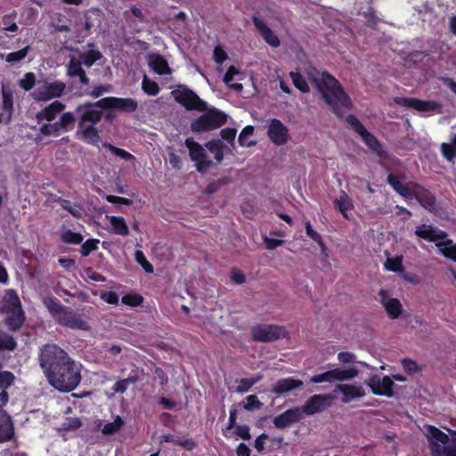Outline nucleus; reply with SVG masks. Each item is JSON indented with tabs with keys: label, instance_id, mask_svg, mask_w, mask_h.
Returning <instances> with one entry per match:
<instances>
[{
	"label": "nucleus",
	"instance_id": "1",
	"mask_svg": "<svg viewBox=\"0 0 456 456\" xmlns=\"http://www.w3.org/2000/svg\"><path fill=\"white\" fill-rule=\"evenodd\" d=\"M38 360L49 383L58 391L71 392L80 384L81 365L59 346H43Z\"/></svg>",
	"mask_w": 456,
	"mask_h": 456
},
{
	"label": "nucleus",
	"instance_id": "2",
	"mask_svg": "<svg viewBox=\"0 0 456 456\" xmlns=\"http://www.w3.org/2000/svg\"><path fill=\"white\" fill-rule=\"evenodd\" d=\"M305 74L321 94L322 100L330 107L337 117H343L342 108L346 110L353 109L354 105L349 94L334 76L327 71H320L314 66L306 68Z\"/></svg>",
	"mask_w": 456,
	"mask_h": 456
},
{
	"label": "nucleus",
	"instance_id": "3",
	"mask_svg": "<svg viewBox=\"0 0 456 456\" xmlns=\"http://www.w3.org/2000/svg\"><path fill=\"white\" fill-rule=\"evenodd\" d=\"M103 98L96 102H85L76 108L78 115V129L76 135L87 144L97 146L101 141L100 130L95 126L103 118Z\"/></svg>",
	"mask_w": 456,
	"mask_h": 456
},
{
	"label": "nucleus",
	"instance_id": "4",
	"mask_svg": "<svg viewBox=\"0 0 456 456\" xmlns=\"http://www.w3.org/2000/svg\"><path fill=\"white\" fill-rule=\"evenodd\" d=\"M43 304L47 308L51 316L57 323L72 330H88L90 329L87 322L75 311L67 307L58 298L48 296L43 298Z\"/></svg>",
	"mask_w": 456,
	"mask_h": 456
},
{
	"label": "nucleus",
	"instance_id": "5",
	"mask_svg": "<svg viewBox=\"0 0 456 456\" xmlns=\"http://www.w3.org/2000/svg\"><path fill=\"white\" fill-rule=\"evenodd\" d=\"M346 120L347 124L354 129V131L361 136L362 142L373 153H375L380 159L387 158V151L384 149L382 143L373 134L365 128V126L356 116L349 114L346 118Z\"/></svg>",
	"mask_w": 456,
	"mask_h": 456
},
{
	"label": "nucleus",
	"instance_id": "6",
	"mask_svg": "<svg viewBox=\"0 0 456 456\" xmlns=\"http://www.w3.org/2000/svg\"><path fill=\"white\" fill-rule=\"evenodd\" d=\"M226 121V114L213 108L193 120L191 123V130L193 133L208 132L221 127Z\"/></svg>",
	"mask_w": 456,
	"mask_h": 456
},
{
	"label": "nucleus",
	"instance_id": "7",
	"mask_svg": "<svg viewBox=\"0 0 456 456\" xmlns=\"http://www.w3.org/2000/svg\"><path fill=\"white\" fill-rule=\"evenodd\" d=\"M175 101L183 106L187 110L205 111L207 103L200 99L196 93L186 86H179L177 89L171 92Z\"/></svg>",
	"mask_w": 456,
	"mask_h": 456
},
{
	"label": "nucleus",
	"instance_id": "8",
	"mask_svg": "<svg viewBox=\"0 0 456 456\" xmlns=\"http://www.w3.org/2000/svg\"><path fill=\"white\" fill-rule=\"evenodd\" d=\"M253 341L268 343L286 338L287 331L284 327L274 324H257L250 330Z\"/></svg>",
	"mask_w": 456,
	"mask_h": 456
},
{
	"label": "nucleus",
	"instance_id": "9",
	"mask_svg": "<svg viewBox=\"0 0 456 456\" xmlns=\"http://www.w3.org/2000/svg\"><path fill=\"white\" fill-rule=\"evenodd\" d=\"M334 400L335 395L332 394L314 395L305 401L304 405L299 407L300 414L303 418L304 414L312 416L323 412L332 405Z\"/></svg>",
	"mask_w": 456,
	"mask_h": 456
},
{
	"label": "nucleus",
	"instance_id": "10",
	"mask_svg": "<svg viewBox=\"0 0 456 456\" xmlns=\"http://www.w3.org/2000/svg\"><path fill=\"white\" fill-rule=\"evenodd\" d=\"M358 373L359 371L355 367H350L348 369L335 368L333 370L312 376L310 378V381L312 383H333L335 381H346L355 378Z\"/></svg>",
	"mask_w": 456,
	"mask_h": 456
},
{
	"label": "nucleus",
	"instance_id": "11",
	"mask_svg": "<svg viewBox=\"0 0 456 456\" xmlns=\"http://www.w3.org/2000/svg\"><path fill=\"white\" fill-rule=\"evenodd\" d=\"M184 145L189 150L190 158L196 162V168L200 173H204L213 165L212 160L207 159V155L203 147L193 138H186Z\"/></svg>",
	"mask_w": 456,
	"mask_h": 456
},
{
	"label": "nucleus",
	"instance_id": "12",
	"mask_svg": "<svg viewBox=\"0 0 456 456\" xmlns=\"http://www.w3.org/2000/svg\"><path fill=\"white\" fill-rule=\"evenodd\" d=\"M394 102L398 106L413 109L419 112L435 111L441 108V104L436 101L413 97H395Z\"/></svg>",
	"mask_w": 456,
	"mask_h": 456
},
{
	"label": "nucleus",
	"instance_id": "13",
	"mask_svg": "<svg viewBox=\"0 0 456 456\" xmlns=\"http://www.w3.org/2000/svg\"><path fill=\"white\" fill-rule=\"evenodd\" d=\"M366 384L376 395H384L387 397L394 396L395 383L389 376L380 378L378 375H372L370 377L368 381H366Z\"/></svg>",
	"mask_w": 456,
	"mask_h": 456
},
{
	"label": "nucleus",
	"instance_id": "14",
	"mask_svg": "<svg viewBox=\"0 0 456 456\" xmlns=\"http://www.w3.org/2000/svg\"><path fill=\"white\" fill-rule=\"evenodd\" d=\"M102 103L106 106V110H115L125 113H132L138 109V102L134 98L108 96L103 98Z\"/></svg>",
	"mask_w": 456,
	"mask_h": 456
},
{
	"label": "nucleus",
	"instance_id": "15",
	"mask_svg": "<svg viewBox=\"0 0 456 456\" xmlns=\"http://www.w3.org/2000/svg\"><path fill=\"white\" fill-rule=\"evenodd\" d=\"M267 135L271 142L277 146L284 145L289 138L288 127L277 118L271 119Z\"/></svg>",
	"mask_w": 456,
	"mask_h": 456
},
{
	"label": "nucleus",
	"instance_id": "16",
	"mask_svg": "<svg viewBox=\"0 0 456 456\" xmlns=\"http://www.w3.org/2000/svg\"><path fill=\"white\" fill-rule=\"evenodd\" d=\"M411 199H415L425 209L432 212L436 207V199L434 194L417 183H412Z\"/></svg>",
	"mask_w": 456,
	"mask_h": 456
},
{
	"label": "nucleus",
	"instance_id": "17",
	"mask_svg": "<svg viewBox=\"0 0 456 456\" xmlns=\"http://www.w3.org/2000/svg\"><path fill=\"white\" fill-rule=\"evenodd\" d=\"M414 233L417 237L428 242H437L448 237L446 232L432 224H420L416 226Z\"/></svg>",
	"mask_w": 456,
	"mask_h": 456
},
{
	"label": "nucleus",
	"instance_id": "18",
	"mask_svg": "<svg viewBox=\"0 0 456 456\" xmlns=\"http://www.w3.org/2000/svg\"><path fill=\"white\" fill-rule=\"evenodd\" d=\"M66 89V84L60 80H55L46 84L42 89L36 92L37 101H49L53 98L61 97Z\"/></svg>",
	"mask_w": 456,
	"mask_h": 456
},
{
	"label": "nucleus",
	"instance_id": "19",
	"mask_svg": "<svg viewBox=\"0 0 456 456\" xmlns=\"http://www.w3.org/2000/svg\"><path fill=\"white\" fill-rule=\"evenodd\" d=\"M302 419L299 407L296 406L274 417L273 422L276 428L284 429L289 425L300 421Z\"/></svg>",
	"mask_w": 456,
	"mask_h": 456
},
{
	"label": "nucleus",
	"instance_id": "20",
	"mask_svg": "<svg viewBox=\"0 0 456 456\" xmlns=\"http://www.w3.org/2000/svg\"><path fill=\"white\" fill-rule=\"evenodd\" d=\"M335 391H339L342 393L343 397L341 398V401L344 403H348L352 400H354L356 398H362L366 395L362 387L353 384L337 385L335 387Z\"/></svg>",
	"mask_w": 456,
	"mask_h": 456
},
{
	"label": "nucleus",
	"instance_id": "21",
	"mask_svg": "<svg viewBox=\"0 0 456 456\" xmlns=\"http://www.w3.org/2000/svg\"><path fill=\"white\" fill-rule=\"evenodd\" d=\"M14 428L10 415L0 406V444L12 440Z\"/></svg>",
	"mask_w": 456,
	"mask_h": 456
},
{
	"label": "nucleus",
	"instance_id": "22",
	"mask_svg": "<svg viewBox=\"0 0 456 456\" xmlns=\"http://www.w3.org/2000/svg\"><path fill=\"white\" fill-rule=\"evenodd\" d=\"M404 180L405 175H403L389 174L387 178V183L395 192L404 199L410 200L413 189H411L408 185L404 184Z\"/></svg>",
	"mask_w": 456,
	"mask_h": 456
},
{
	"label": "nucleus",
	"instance_id": "23",
	"mask_svg": "<svg viewBox=\"0 0 456 456\" xmlns=\"http://www.w3.org/2000/svg\"><path fill=\"white\" fill-rule=\"evenodd\" d=\"M303 381L293 377L283 378L277 380L272 388V393L281 395L292 390L300 388Z\"/></svg>",
	"mask_w": 456,
	"mask_h": 456
},
{
	"label": "nucleus",
	"instance_id": "24",
	"mask_svg": "<svg viewBox=\"0 0 456 456\" xmlns=\"http://www.w3.org/2000/svg\"><path fill=\"white\" fill-rule=\"evenodd\" d=\"M253 23L263 37V39L271 46L277 47L281 41L274 32L259 18L253 17Z\"/></svg>",
	"mask_w": 456,
	"mask_h": 456
},
{
	"label": "nucleus",
	"instance_id": "25",
	"mask_svg": "<svg viewBox=\"0 0 456 456\" xmlns=\"http://www.w3.org/2000/svg\"><path fill=\"white\" fill-rule=\"evenodd\" d=\"M379 295L382 298L381 302L388 317L392 320L397 319L402 314L403 312V305L399 299L389 298L387 300V291L384 289H381L379 291Z\"/></svg>",
	"mask_w": 456,
	"mask_h": 456
},
{
	"label": "nucleus",
	"instance_id": "26",
	"mask_svg": "<svg viewBox=\"0 0 456 456\" xmlns=\"http://www.w3.org/2000/svg\"><path fill=\"white\" fill-rule=\"evenodd\" d=\"M82 64L83 63L80 60L72 56L67 65V76L69 77H77L81 84L87 86L90 79L86 76L85 69L82 68Z\"/></svg>",
	"mask_w": 456,
	"mask_h": 456
},
{
	"label": "nucleus",
	"instance_id": "27",
	"mask_svg": "<svg viewBox=\"0 0 456 456\" xmlns=\"http://www.w3.org/2000/svg\"><path fill=\"white\" fill-rule=\"evenodd\" d=\"M4 313L6 314V316L4 322L8 330L13 332L20 330L26 321L25 312L23 309Z\"/></svg>",
	"mask_w": 456,
	"mask_h": 456
},
{
	"label": "nucleus",
	"instance_id": "28",
	"mask_svg": "<svg viewBox=\"0 0 456 456\" xmlns=\"http://www.w3.org/2000/svg\"><path fill=\"white\" fill-rule=\"evenodd\" d=\"M22 310L20 299L15 289H6L3 297V312Z\"/></svg>",
	"mask_w": 456,
	"mask_h": 456
},
{
	"label": "nucleus",
	"instance_id": "29",
	"mask_svg": "<svg viewBox=\"0 0 456 456\" xmlns=\"http://www.w3.org/2000/svg\"><path fill=\"white\" fill-rule=\"evenodd\" d=\"M65 108V105L60 101H54L46 107H45L41 111L37 112V118L38 120L45 119L47 121H53L57 114L61 112Z\"/></svg>",
	"mask_w": 456,
	"mask_h": 456
},
{
	"label": "nucleus",
	"instance_id": "30",
	"mask_svg": "<svg viewBox=\"0 0 456 456\" xmlns=\"http://www.w3.org/2000/svg\"><path fill=\"white\" fill-rule=\"evenodd\" d=\"M432 456H456V431L446 446H442L437 443L431 445Z\"/></svg>",
	"mask_w": 456,
	"mask_h": 456
},
{
	"label": "nucleus",
	"instance_id": "31",
	"mask_svg": "<svg viewBox=\"0 0 456 456\" xmlns=\"http://www.w3.org/2000/svg\"><path fill=\"white\" fill-rule=\"evenodd\" d=\"M160 443H171L181 446L186 451L191 452L197 446L196 442L192 438L182 439L180 436L171 434H165L160 436Z\"/></svg>",
	"mask_w": 456,
	"mask_h": 456
},
{
	"label": "nucleus",
	"instance_id": "32",
	"mask_svg": "<svg viewBox=\"0 0 456 456\" xmlns=\"http://www.w3.org/2000/svg\"><path fill=\"white\" fill-rule=\"evenodd\" d=\"M427 438L429 442L430 449L433 443H437L442 446H446L451 441L448 435L441 431L436 427L431 425L427 427Z\"/></svg>",
	"mask_w": 456,
	"mask_h": 456
},
{
	"label": "nucleus",
	"instance_id": "33",
	"mask_svg": "<svg viewBox=\"0 0 456 456\" xmlns=\"http://www.w3.org/2000/svg\"><path fill=\"white\" fill-rule=\"evenodd\" d=\"M149 66L159 75H168L171 73V69L167 60L160 54L150 55Z\"/></svg>",
	"mask_w": 456,
	"mask_h": 456
},
{
	"label": "nucleus",
	"instance_id": "34",
	"mask_svg": "<svg viewBox=\"0 0 456 456\" xmlns=\"http://www.w3.org/2000/svg\"><path fill=\"white\" fill-rule=\"evenodd\" d=\"M436 247L445 258L456 262V244L451 239L437 241Z\"/></svg>",
	"mask_w": 456,
	"mask_h": 456
},
{
	"label": "nucleus",
	"instance_id": "35",
	"mask_svg": "<svg viewBox=\"0 0 456 456\" xmlns=\"http://www.w3.org/2000/svg\"><path fill=\"white\" fill-rule=\"evenodd\" d=\"M334 206L345 218H348L347 211L354 208V204L348 194L341 191L339 197L334 200Z\"/></svg>",
	"mask_w": 456,
	"mask_h": 456
},
{
	"label": "nucleus",
	"instance_id": "36",
	"mask_svg": "<svg viewBox=\"0 0 456 456\" xmlns=\"http://www.w3.org/2000/svg\"><path fill=\"white\" fill-rule=\"evenodd\" d=\"M2 97H3V102H2V108L7 114V122H9L12 119V114H13V93L10 88H7L6 86H2Z\"/></svg>",
	"mask_w": 456,
	"mask_h": 456
},
{
	"label": "nucleus",
	"instance_id": "37",
	"mask_svg": "<svg viewBox=\"0 0 456 456\" xmlns=\"http://www.w3.org/2000/svg\"><path fill=\"white\" fill-rule=\"evenodd\" d=\"M110 223L115 234L121 236L128 235L129 229L124 217L111 216H110Z\"/></svg>",
	"mask_w": 456,
	"mask_h": 456
},
{
	"label": "nucleus",
	"instance_id": "38",
	"mask_svg": "<svg viewBox=\"0 0 456 456\" xmlns=\"http://www.w3.org/2000/svg\"><path fill=\"white\" fill-rule=\"evenodd\" d=\"M289 77L292 80L294 86L303 94L310 92V87L304 76L298 71H290Z\"/></svg>",
	"mask_w": 456,
	"mask_h": 456
},
{
	"label": "nucleus",
	"instance_id": "39",
	"mask_svg": "<svg viewBox=\"0 0 456 456\" xmlns=\"http://www.w3.org/2000/svg\"><path fill=\"white\" fill-rule=\"evenodd\" d=\"M441 152L447 161L453 162L456 158V134L450 143L443 142L441 144Z\"/></svg>",
	"mask_w": 456,
	"mask_h": 456
},
{
	"label": "nucleus",
	"instance_id": "40",
	"mask_svg": "<svg viewBox=\"0 0 456 456\" xmlns=\"http://www.w3.org/2000/svg\"><path fill=\"white\" fill-rule=\"evenodd\" d=\"M54 201L57 202L63 209L70 213L74 217H82V209L79 205H72L69 200H65L61 197H58Z\"/></svg>",
	"mask_w": 456,
	"mask_h": 456
},
{
	"label": "nucleus",
	"instance_id": "41",
	"mask_svg": "<svg viewBox=\"0 0 456 456\" xmlns=\"http://www.w3.org/2000/svg\"><path fill=\"white\" fill-rule=\"evenodd\" d=\"M61 240L65 244H81L84 237L80 232H75L69 229L63 231L60 235Z\"/></svg>",
	"mask_w": 456,
	"mask_h": 456
},
{
	"label": "nucleus",
	"instance_id": "42",
	"mask_svg": "<svg viewBox=\"0 0 456 456\" xmlns=\"http://www.w3.org/2000/svg\"><path fill=\"white\" fill-rule=\"evenodd\" d=\"M17 347L15 338L7 332L0 330V351H14Z\"/></svg>",
	"mask_w": 456,
	"mask_h": 456
},
{
	"label": "nucleus",
	"instance_id": "43",
	"mask_svg": "<svg viewBox=\"0 0 456 456\" xmlns=\"http://www.w3.org/2000/svg\"><path fill=\"white\" fill-rule=\"evenodd\" d=\"M80 61L87 68L92 67L102 55L98 50H90L87 53H80Z\"/></svg>",
	"mask_w": 456,
	"mask_h": 456
},
{
	"label": "nucleus",
	"instance_id": "44",
	"mask_svg": "<svg viewBox=\"0 0 456 456\" xmlns=\"http://www.w3.org/2000/svg\"><path fill=\"white\" fill-rule=\"evenodd\" d=\"M103 147L109 150L113 155L123 159L126 161H134L135 157L124 149L118 148L110 142L103 143Z\"/></svg>",
	"mask_w": 456,
	"mask_h": 456
},
{
	"label": "nucleus",
	"instance_id": "45",
	"mask_svg": "<svg viewBox=\"0 0 456 456\" xmlns=\"http://www.w3.org/2000/svg\"><path fill=\"white\" fill-rule=\"evenodd\" d=\"M254 126H246L240 132L238 141L240 146L242 147H249L256 144L254 141H248V137L252 136L254 134Z\"/></svg>",
	"mask_w": 456,
	"mask_h": 456
},
{
	"label": "nucleus",
	"instance_id": "46",
	"mask_svg": "<svg viewBox=\"0 0 456 456\" xmlns=\"http://www.w3.org/2000/svg\"><path fill=\"white\" fill-rule=\"evenodd\" d=\"M57 122L62 132L69 131L73 128L76 122L75 115L72 112H65Z\"/></svg>",
	"mask_w": 456,
	"mask_h": 456
},
{
	"label": "nucleus",
	"instance_id": "47",
	"mask_svg": "<svg viewBox=\"0 0 456 456\" xmlns=\"http://www.w3.org/2000/svg\"><path fill=\"white\" fill-rule=\"evenodd\" d=\"M30 50V46L27 45L19 51L12 52L5 56V61L9 63L19 62L26 58Z\"/></svg>",
	"mask_w": 456,
	"mask_h": 456
},
{
	"label": "nucleus",
	"instance_id": "48",
	"mask_svg": "<svg viewBox=\"0 0 456 456\" xmlns=\"http://www.w3.org/2000/svg\"><path fill=\"white\" fill-rule=\"evenodd\" d=\"M142 88L146 94L151 96L157 95L160 91L158 83L149 79L146 76L142 79Z\"/></svg>",
	"mask_w": 456,
	"mask_h": 456
},
{
	"label": "nucleus",
	"instance_id": "49",
	"mask_svg": "<svg viewBox=\"0 0 456 456\" xmlns=\"http://www.w3.org/2000/svg\"><path fill=\"white\" fill-rule=\"evenodd\" d=\"M123 425V419L118 416L114 421L105 424L102 429V432L106 436L114 435L120 430Z\"/></svg>",
	"mask_w": 456,
	"mask_h": 456
},
{
	"label": "nucleus",
	"instance_id": "50",
	"mask_svg": "<svg viewBox=\"0 0 456 456\" xmlns=\"http://www.w3.org/2000/svg\"><path fill=\"white\" fill-rule=\"evenodd\" d=\"M384 266L387 270L394 273L403 271V256L387 257Z\"/></svg>",
	"mask_w": 456,
	"mask_h": 456
},
{
	"label": "nucleus",
	"instance_id": "51",
	"mask_svg": "<svg viewBox=\"0 0 456 456\" xmlns=\"http://www.w3.org/2000/svg\"><path fill=\"white\" fill-rule=\"evenodd\" d=\"M305 226L306 234L320 246L322 252H325L327 248L321 234L313 229L310 222H306Z\"/></svg>",
	"mask_w": 456,
	"mask_h": 456
},
{
	"label": "nucleus",
	"instance_id": "52",
	"mask_svg": "<svg viewBox=\"0 0 456 456\" xmlns=\"http://www.w3.org/2000/svg\"><path fill=\"white\" fill-rule=\"evenodd\" d=\"M100 240L98 239H88L81 245L80 253L82 256H88L93 251L98 249Z\"/></svg>",
	"mask_w": 456,
	"mask_h": 456
},
{
	"label": "nucleus",
	"instance_id": "53",
	"mask_svg": "<svg viewBox=\"0 0 456 456\" xmlns=\"http://www.w3.org/2000/svg\"><path fill=\"white\" fill-rule=\"evenodd\" d=\"M230 182L231 178L227 176L222 177L216 181H213L207 185L205 189V193L213 194L216 192L222 186L228 184Z\"/></svg>",
	"mask_w": 456,
	"mask_h": 456
},
{
	"label": "nucleus",
	"instance_id": "54",
	"mask_svg": "<svg viewBox=\"0 0 456 456\" xmlns=\"http://www.w3.org/2000/svg\"><path fill=\"white\" fill-rule=\"evenodd\" d=\"M134 256L135 261L143 268L147 273H152L154 272L153 265L147 260L142 250H136Z\"/></svg>",
	"mask_w": 456,
	"mask_h": 456
},
{
	"label": "nucleus",
	"instance_id": "55",
	"mask_svg": "<svg viewBox=\"0 0 456 456\" xmlns=\"http://www.w3.org/2000/svg\"><path fill=\"white\" fill-rule=\"evenodd\" d=\"M15 380V376L12 372L8 370H0V389H7Z\"/></svg>",
	"mask_w": 456,
	"mask_h": 456
},
{
	"label": "nucleus",
	"instance_id": "56",
	"mask_svg": "<svg viewBox=\"0 0 456 456\" xmlns=\"http://www.w3.org/2000/svg\"><path fill=\"white\" fill-rule=\"evenodd\" d=\"M36 85V75L33 72H28L19 82V86L25 91L31 90Z\"/></svg>",
	"mask_w": 456,
	"mask_h": 456
},
{
	"label": "nucleus",
	"instance_id": "57",
	"mask_svg": "<svg viewBox=\"0 0 456 456\" xmlns=\"http://www.w3.org/2000/svg\"><path fill=\"white\" fill-rule=\"evenodd\" d=\"M401 363L404 371L409 375H412L421 370V368L419 366L417 362L410 358H403L401 361Z\"/></svg>",
	"mask_w": 456,
	"mask_h": 456
},
{
	"label": "nucleus",
	"instance_id": "58",
	"mask_svg": "<svg viewBox=\"0 0 456 456\" xmlns=\"http://www.w3.org/2000/svg\"><path fill=\"white\" fill-rule=\"evenodd\" d=\"M262 379V376L259 375L256 378H243L240 380V385L238 387V392L244 393L248 391L255 384H256L260 379Z\"/></svg>",
	"mask_w": 456,
	"mask_h": 456
},
{
	"label": "nucleus",
	"instance_id": "59",
	"mask_svg": "<svg viewBox=\"0 0 456 456\" xmlns=\"http://www.w3.org/2000/svg\"><path fill=\"white\" fill-rule=\"evenodd\" d=\"M143 302V297L140 294H126L122 297V303L131 307L139 306Z\"/></svg>",
	"mask_w": 456,
	"mask_h": 456
},
{
	"label": "nucleus",
	"instance_id": "60",
	"mask_svg": "<svg viewBox=\"0 0 456 456\" xmlns=\"http://www.w3.org/2000/svg\"><path fill=\"white\" fill-rule=\"evenodd\" d=\"M135 380L134 377L120 379L113 385L112 390L114 393L123 394L127 390L129 384L135 382Z\"/></svg>",
	"mask_w": 456,
	"mask_h": 456
},
{
	"label": "nucleus",
	"instance_id": "61",
	"mask_svg": "<svg viewBox=\"0 0 456 456\" xmlns=\"http://www.w3.org/2000/svg\"><path fill=\"white\" fill-rule=\"evenodd\" d=\"M61 129L58 125V122L53 124H44L40 127V133L44 135H59L61 134Z\"/></svg>",
	"mask_w": 456,
	"mask_h": 456
},
{
	"label": "nucleus",
	"instance_id": "62",
	"mask_svg": "<svg viewBox=\"0 0 456 456\" xmlns=\"http://www.w3.org/2000/svg\"><path fill=\"white\" fill-rule=\"evenodd\" d=\"M68 20L64 15L58 14L56 22H53V27L57 32H68L69 31V26L67 23Z\"/></svg>",
	"mask_w": 456,
	"mask_h": 456
},
{
	"label": "nucleus",
	"instance_id": "63",
	"mask_svg": "<svg viewBox=\"0 0 456 456\" xmlns=\"http://www.w3.org/2000/svg\"><path fill=\"white\" fill-rule=\"evenodd\" d=\"M82 426V422L80 419L75 418H67L65 421L62 423V428L64 430H77Z\"/></svg>",
	"mask_w": 456,
	"mask_h": 456
},
{
	"label": "nucleus",
	"instance_id": "64",
	"mask_svg": "<svg viewBox=\"0 0 456 456\" xmlns=\"http://www.w3.org/2000/svg\"><path fill=\"white\" fill-rule=\"evenodd\" d=\"M246 400L247 403L244 405V409L247 411L259 409L262 406V403L259 401L256 395H248Z\"/></svg>",
	"mask_w": 456,
	"mask_h": 456
}]
</instances>
